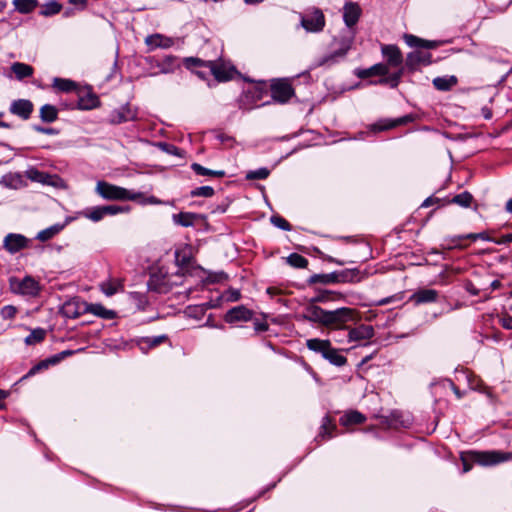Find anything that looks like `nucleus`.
I'll return each mask as SVG.
<instances>
[{
	"label": "nucleus",
	"mask_w": 512,
	"mask_h": 512,
	"mask_svg": "<svg viewBox=\"0 0 512 512\" xmlns=\"http://www.w3.org/2000/svg\"><path fill=\"white\" fill-rule=\"evenodd\" d=\"M328 426H331L332 429H336V425L333 420L329 417L328 414H325L322 418L321 425L319 427V431L317 436L314 438V441H318L321 439L322 441L330 440L334 437V434L331 430H329Z\"/></svg>",
	"instance_id": "43"
},
{
	"label": "nucleus",
	"mask_w": 512,
	"mask_h": 512,
	"mask_svg": "<svg viewBox=\"0 0 512 512\" xmlns=\"http://www.w3.org/2000/svg\"><path fill=\"white\" fill-rule=\"evenodd\" d=\"M413 422V416L410 413H403L400 410H392L388 415L382 416L381 423L391 428L409 429Z\"/></svg>",
	"instance_id": "23"
},
{
	"label": "nucleus",
	"mask_w": 512,
	"mask_h": 512,
	"mask_svg": "<svg viewBox=\"0 0 512 512\" xmlns=\"http://www.w3.org/2000/svg\"><path fill=\"white\" fill-rule=\"evenodd\" d=\"M145 45L148 51L156 49H168L174 45V39L161 33L149 34L145 37Z\"/></svg>",
	"instance_id": "28"
},
{
	"label": "nucleus",
	"mask_w": 512,
	"mask_h": 512,
	"mask_svg": "<svg viewBox=\"0 0 512 512\" xmlns=\"http://www.w3.org/2000/svg\"><path fill=\"white\" fill-rule=\"evenodd\" d=\"M440 60V57L434 59L431 52L412 50L406 54L405 68L407 69V73L412 74L420 72L422 67L438 63Z\"/></svg>",
	"instance_id": "13"
},
{
	"label": "nucleus",
	"mask_w": 512,
	"mask_h": 512,
	"mask_svg": "<svg viewBox=\"0 0 512 512\" xmlns=\"http://www.w3.org/2000/svg\"><path fill=\"white\" fill-rule=\"evenodd\" d=\"M464 240H471L472 242H475L477 240H483L494 243V241H497V238L491 237L487 231L470 232L466 234H459L453 236L449 235L444 238V241L449 243L446 245L442 244L441 248L444 250L463 249L465 248V246L463 245Z\"/></svg>",
	"instance_id": "14"
},
{
	"label": "nucleus",
	"mask_w": 512,
	"mask_h": 512,
	"mask_svg": "<svg viewBox=\"0 0 512 512\" xmlns=\"http://www.w3.org/2000/svg\"><path fill=\"white\" fill-rule=\"evenodd\" d=\"M310 287L313 289L314 295L303 298L306 303L304 311L302 313H295L293 316L297 322H310L311 307H321L319 304H329L331 302H347V294L342 291L328 289L320 284H314V286Z\"/></svg>",
	"instance_id": "4"
},
{
	"label": "nucleus",
	"mask_w": 512,
	"mask_h": 512,
	"mask_svg": "<svg viewBox=\"0 0 512 512\" xmlns=\"http://www.w3.org/2000/svg\"><path fill=\"white\" fill-rule=\"evenodd\" d=\"M345 58H343L338 52H336L334 49L329 51L328 53L316 58L309 66L308 69L298 74L297 78H302L305 85H311L313 83V79L311 76V71L319 68L324 67L325 69H329L332 66H335L341 62H343Z\"/></svg>",
	"instance_id": "11"
},
{
	"label": "nucleus",
	"mask_w": 512,
	"mask_h": 512,
	"mask_svg": "<svg viewBox=\"0 0 512 512\" xmlns=\"http://www.w3.org/2000/svg\"><path fill=\"white\" fill-rule=\"evenodd\" d=\"M31 246V239L24 234L9 232L5 235L2 242V249L11 255L19 253L21 250L28 249Z\"/></svg>",
	"instance_id": "19"
},
{
	"label": "nucleus",
	"mask_w": 512,
	"mask_h": 512,
	"mask_svg": "<svg viewBox=\"0 0 512 512\" xmlns=\"http://www.w3.org/2000/svg\"><path fill=\"white\" fill-rule=\"evenodd\" d=\"M440 298V292L434 288L418 287L409 296L407 302H412L415 306L436 303Z\"/></svg>",
	"instance_id": "22"
},
{
	"label": "nucleus",
	"mask_w": 512,
	"mask_h": 512,
	"mask_svg": "<svg viewBox=\"0 0 512 512\" xmlns=\"http://www.w3.org/2000/svg\"><path fill=\"white\" fill-rule=\"evenodd\" d=\"M191 170L198 176H207V177H225V170H213L203 166L198 162H193L190 165Z\"/></svg>",
	"instance_id": "48"
},
{
	"label": "nucleus",
	"mask_w": 512,
	"mask_h": 512,
	"mask_svg": "<svg viewBox=\"0 0 512 512\" xmlns=\"http://www.w3.org/2000/svg\"><path fill=\"white\" fill-rule=\"evenodd\" d=\"M397 127L396 118H382L370 124L369 130L377 133Z\"/></svg>",
	"instance_id": "53"
},
{
	"label": "nucleus",
	"mask_w": 512,
	"mask_h": 512,
	"mask_svg": "<svg viewBox=\"0 0 512 512\" xmlns=\"http://www.w3.org/2000/svg\"><path fill=\"white\" fill-rule=\"evenodd\" d=\"M0 185L11 190H18L28 184L21 172H8L0 178Z\"/></svg>",
	"instance_id": "32"
},
{
	"label": "nucleus",
	"mask_w": 512,
	"mask_h": 512,
	"mask_svg": "<svg viewBox=\"0 0 512 512\" xmlns=\"http://www.w3.org/2000/svg\"><path fill=\"white\" fill-rule=\"evenodd\" d=\"M366 420H367V417L364 413L360 412L357 409H348L340 417L339 423L342 426H350V425H354V424H362Z\"/></svg>",
	"instance_id": "41"
},
{
	"label": "nucleus",
	"mask_w": 512,
	"mask_h": 512,
	"mask_svg": "<svg viewBox=\"0 0 512 512\" xmlns=\"http://www.w3.org/2000/svg\"><path fill=\"white\" fill-rule=\"evenodd\" d=\"M156 67L159 68L158 72H148L146 76L155 77L159 74L173 73L177 68H180L178 57L172 54L164 55L162 59L156 61Z\"/></svg>",
	"instance_id": "27"
},
{
	"label": "nucleus",
	"mask_w": 512,
	"mask_h": 512,
	"mask_svg": "<svg viewBox=\"0 0 512 512\" xmlns=\"http://www.w3.org/2000/svg\"><path fill=\"white\" fill-rule=\"evenodd\" d=\"M78 214L94 223H98L104 219L102 205L86 207L78 212Z\"/></svg>",
	"instance_id": "50"
},
{
	"label": "nucleus",
	"mask_w": 512,
	"mask_h": 512,
	"mask_svg": "<svg viewBox=\"0 0 512 512\" xmlns=\"http://www.w3.org/2000/svg\"><path fill=\"white\" fill-rule=\"evenodd\" d=\"M58 313L67 319H76L84 314H92L103 320H113L118 317V312L105 307L101 302H87L80 296L66 299L60 306Z\"/></svg>",
	"instance_id": "2"
},
{
	"label": "nucleus",
	"mask_w": 512,
	"mask_h": 512,
	"mask_svg": "<svg viewBox=\"0 0 512 512\" xmlns=\"http://www.w3.org/2000/svg\"><path fill=\"white\" fill-rule=\"evenodd\" d=\"M308 350L320 354L321 357L329 364L335 367H343L347 364L348 359L342 352H349L350 350L358 347L359 345L352 346L348 349H341L334 347L330 339L310 338L305 343Z\"/></svg>",
	"instance_id": "6"
},
{
	"label": "nucleus",
	"mask_w": 512,
	"mask_h": 512,
	"mask_svg": "<svg viewBox=\"0 0 512 512\" xmlns=\"http://www.w3.org/2000/svg\"><path fill=\"white\" fill-rule=\"evenodd\" d=\"M182 64L187 70L194 73L195 70L202 67L209 69L210 64H212V60H204L197 56H189L182 59Z\"/></svg>",
	"instance_id": "46"
},
{
	"label": "nucleus",
	"mask_w": 512,
	"mask_h": 512,
	"mask_svg": "<svg viewBox=\"0 0 512 512\" xmlns=\"http://www.w3.org/2000/svg\"><path fill=\"white\" fill-rule=\"evenodd\" d=\"M268 94L267 81L259 79L256 86L243 88L240 95L235 99L238 108L243 112H250L253 109L261 108L258 101H261Z\"/></svg>",
	"instance_id": "8"
},
{
	"label": "nucleus",
	"mask_w": 512,
	"mask_h": 512,
	"mask_svg": "<svg viewBox=\"0 0 512 512\" xmlns=\"http://www.w3.org/2000/svg\"><path fill=\"white\" fill-rule=\"evenodd\" d=\"M47 171L38 169L36 166L30 165L24 172V177L29 179L31 182L42 184L45 181V174Z\"/></svg>",
	"instance_id": "60"
},
{
	"label": "nucleus",
	"mask_w": 512,
	"mask_h": 512,
	"mask_svg": "<svg viewBox=\"0 0 512 512\" xmlns=\"http://www.w3.org/2000/svg\"><path fill=\"white\" fill-rule=\"evenodd\" d=\"M215 195V189L210 185L198 186L190 190L188 196L191 198H211Z\"/></svg>",
	"instance_id": "61"
},
{
	"label": "nucleus",
	"mask_w": 512,
	"mask_h": 512,
	"mask_svg": "<svg viewBox=\"0 0 512 512\" xmlns=\"http://www.w3.org/2000/svg\"><path fill=\"white\" fill-rule=\"evenodd\" d=\"M220 296H223V302H237L242 298V293L240 289L230 286Z\"/></svg>",
	"instance_id": "64"
},
{
	"label": "nucleus",
	"mask_w": 512,
	"mask_h": 512,
	"mask_svg": "<svg viewBox=\"0 0 512 512\" xmlns=\"http://www.w3.org/2000/svg\"><path fill=\"white\" fill-rule=\"evenodd\" d=\"M357 34L356 31L341 29L337 35L332 36L329 46H336L334 50L346 59L349 52L355 47Z\"/></svg>",
	"instance_id": "16"
},
{
	"label": "nucleus",
	"mask_w": 512,
	"mask_h": 512,
	"mask_svg": "<svg viewBox=\"0 0 512 512\" xmlns=\"http://www.w3.org/2000/svg\"><path fill=\"white\" fill-rule=\"evenodd\" d=\"M87 348L86 347H80L78 349H65L58 353L49 355L45 359L40 360L39 362L35 363V367L37 368L38 372H42L52 366H56L60 364L63 360H65L68 357H71L75 354L84 352Z\"/></svg>",
	"instance_id": "21"
},
{
	"label": "nucleus",
	"mask_w": 512,
	"mask_h": 512,
	"mask_svg": "<svg viewBox=\"0 0 512 512\" xmlns=\"http://www.w3.org/2000/svg\"><path fill=\"white\" fill-rule=\"evenodd\" d=\"M10 73H4V76L12 79L13 77L18 81H23L26 78L32 77L34 68L27 63L15 61L10 66Z\"/></svg>",
	"instance_id": "29"
},
{
	"label": "nucleus",
	"mask_w": 512,
	"mask_h": 512,
	"mask_svg": "<svg viewBox=\"0 0 512 512\" xmlns=\"http://www.w3.org/2000/svg\"><path fill=\"white\" fill-rule=\"evenodd\" d=\"M270 223L274 227H276L282 231L290 232L293 230V226L283 216H281L278 213H274L271 215Z\"/></svg>",
	"instance_id": "62"
},
{
	"label": "nucleus",
	"mask_w": 512,
	"mask_h": 512,
	"mask_svg": "<svg viewBox=\"0 0 512 512\" xmlns=\"http://www.w3.org/2000/svg\"><path fill=\"white\" fill-rule=\"evenodd\" d=\"M310 322L312 325L329 327L337 324H345L355 321L356 311L348 306H341L335 309L323 307H311Z\"/></svg>",
	"instance_id": "5"
},
{
	"label": "nucleus",
	"mask_w": 512,
	"mask_h": 512,
	"mask_svg": "<svg viewBox=\"0 0 512 512\" xmlns=\"http://www.w3.org/2000/svg\"><path fill=\"white\" fill-rule=\"evenodd\" d=\"M138 120V108H132L130 102L122 104L120 107L113 109L107 119L110 125H120L129 121Z\"/></svg>",
	"instance_id": "18"
},
{
	"label": "nucleus",
	"mask_w": 512,
	"mask_h": 512,
	"mask_svg": "<svg viewBox=\"0 0 512 512\" xmlns=\"http://www.w3.org/2000/svg\"><path fill=\"white\" fill-rule=\"evenodd\" d=\"M60 109L50 103H45L39 108V118L44 124L54 123L59 119Z\"/></svg>",
	"instance_id": "39"
},
{
	"label": "nucleus",
	"mask_w": 512,
	"mask_h": 512,
	"mask_svg": "<svg viewBox=\"0 0 512 512\" xmlns=\"http://www.w3.org/2000/svg\"><path fill=\"white\" fill-rule=\"evenodd\" d=\"M104 218L106 216H115L122 213H128L131 211L129 205H118V204H104L102 205Z\"/></svg>",
	"instance_id": "59"
},
{
	"label": "nucleus",
	"mask_w": 512,
	"mask_h": 512,
	"mask_svg": "<svg viewBox=\"0 0 512 512\" xmlns=\"http://www.w3.org/2000/svg\"><path fill=\"white\" fill-rule=\"evenodd\" d=\"M209 73L213 76L212 80H208L207 86L215 88L219 83H226L235 79V73H238L237 67L231 62H220L212 60L209 66Z\"/></svg>",
	"instance_id": "12"
},
{
	"label": "nucleus",
	"mask_w": 512,
	"mask_h": 512,
	"mask_svg": "<svg viewBox=\"0 0 512 512\" xmlns=\"http://www.w3.org/2000/svg\"><path fill=\"white\" fill-rule=\"evenodd\" d=\"M62 232L61 226L59 224L55 223L53 225H50L42 230H40L34 237L35 240H38L40 242H46L58 234Z\"/></svg>",
	"instance_id": "51"
},
{
	"label": "nucleus",
	"mask_w": 512,
	"mask_h": 512,
	"mask_svg": "<svg viewBox=\"0 0 512 512\" xmlns=\"http://www.w3.org/2000/svg\"><path fill=\"white\" fill-rule=\"evenodd\" d=\"M171 287L166 284L165 276L161 273L153 272L149 275L147 281V291L157 294H166L170 291Z\"/></svg>",
	"instance_id": "33"
},
{
	"label": "nucleus",
	"mask_w": 512,
	"mask_h": 512,
	"mask_svg": "<svg viewBox=\"0 0 512 512\" xmlns=\"http://www.w3.org/2000/svg\"><path fill=\"white\" fill-rule=\"evenodd\" d=\"M299 27L303 28L307 33H320L326 26V17L322 9L319 7H311L304 13H299Z\"/></svg>",
	"instance_id": "10"
},
{
	"label": "nucleus",
	"mask_w": 512,
	"mask_h": 512,
	"mask_svg": "<svg viewBox=\"0 0 512 512\" xmlns=\"http://www.w3.org/2000/svg\"><path fill=\"white\" fill-rule=\"evenodd\" d=\"M102 105L99 95L95 92L79 95L76 100V107L79 111H91L100 108Z\"/></svg>",
	"instance_id": "31"
},
{
	"label": "nucleus",
	"mask_w": 512,
	"mask_h": 512,
	"mask_svg": "<svg viewBox=\"0 0 512 512\" xmlns=\"http://www.w3.org/2000/svg\"><path fill=\"white\" fill-rule=\"evenodd\" d=\"M171 219L175 226L194 228L195 221L206 220V214L192 211H180L178 213H173Z\"/></svg>",
	"instance_id": "24"
},
{
	"label": "nucleus",
	"mask_w": 512,
	"mask_h": 512,
	"mask_svg": "<svg viewBox=\"0 0 512 512\" xmlns=\"http://www.w3.org/2000/svg\"><path fill=\"white\" fill-rule=\"evenodd\" d=\"M271 174V169L265 166L259 167L257 169H251L246 171L245 179L246 180H265Z\"/></svg>",
	"instance_id": "58"
},
{
	"label": "nucleus",
	"mask_w": 512,
	"mask_h": 512,
	"mask_svg": "<svg viewBox=\"0 0 512 512\" xmlns=\"http://www.w3.org/2000/svg\"><path fill=\"white\" fill-rule=\"evenodd\" d=\"M154 145L159 150H161L162 152H164L168 155L176 156L178 158H185L187 155V152L184 149L179 148L178 146H176L170 142L159 141V142H156Z\"/></svg>",
	"instance_id": "49"
},
{
	"label": "nucleus",
	"mask_w": 512,
	"mask_h": 512,
	"mask_svg": "<svg viewBox=\"0 0 512 512\" xmlns=\"http://www.w3.org/2000/svg\"><path fill=\"white\" fill-rule=\"evenodd\" d=\"M381 54L391 66H399L403 63L402 51L396 44H382Z\"/></svg>",
	"instance_id": "30"
},
{
	"label": "nucleus",
	"mask_w": 512,
	"mask_h": 512,
	"mask_svg": "<svg viewBox=\"0 0 512 512\" xmlns=\"http://www.w3.org/2000/svg\"><path fill=\"white\" fill-rule=\"evenodd\" d=\"M374 273L375 272H372L369 267L364 269L360 267L344 268L329 273H313L304 283L291 282L290 285L297 290H305L307 286H314V284H320L326 287L336 284H357L369 278Z\"/></svg>",
	"instance_id": "1"
},
{
	"label": "nucleus",
	"mask_w": 512,
	"mask_h": 512,
	"mask_svg": "<svg viewBox=\"0 0 512 512\" xmlns=\"http://www.w3.org/2000/svg\"><path fill=\"white\" fill-rule=\"evenodd\" d=\"M52 87L57 92H62V93L77 92V93H80L79 83L76 82L73 79H70V78L54 77L53 80H52Z\"/></svg>",
	"instance_id": "36"
},
{
	"label": "nucleus",
	"mask_w": 512,
	"mask_h": 512,
	"mask_svg": "<svg viewBox=\"0 0 512 512\" xmlns=\"http://www.w3.org/2000/svg\"><path fill=\"white\" fill-rule=\"evenodd\" d=\"M340 11L345 25L343 29L356 31L358 33L357 25L363 15L361 5L356 1L346 0Z\"/></svg>",
	"instance_id": "17"
},
{
	"label": "nucleus",
	"mask_w": 512,
	"mask_h": 512,
	"mask_svg": "<svg viewBox=\"0 0 512 512\" xmlns=\"http://www.w3.org/2000/svg\"><path fill=\"white\" fill-rule=\"evenodd\" d=\"M45 181L42 185L51 186L56 189H65L67 187L66 181L58 174L46 172Z\"/></svg>",
	"instance_id": "56"
},
{
	"label": "nucleus",
	"mask_w": 512,
	"mask_h": 512,
	"mask_svg": "<svg viewBox=\"0 0 512 512\" xmlns=\"http://www.w3.org/2000/svg\"><path fill=\"white\" fill-rule=\"evenodd\" d=\"M270 91L271 99L264 101L260 106H268L271 104L286 105L295 98L296 102H306L308 99H299L296 95V88L291 84L290 78H272L270 80Z\"/></svg>",
	"instance_id": "7"
},
{
	"label": "nucleus",
	"mask_w": 512,
	"mask_h": 512,
	"mask_svg": "<svg viewBox=\"0 0 512 512\" xmlns=\"http://www.w3.org/2000/svg\"><path fill=\"white\" fill-rule=\"evenodd\" d=\"M62 8L63 6L59 0H47L43 5H41V9L38 11V14L49 18L60 13Z\"/></svg>",
	"instance_id": "47"
},
{
	"label": "nucleus",
	"mask_w": 512,
	"mask_h": 512,
	"mask_svg": "<svg viewBox=\"0 0 512 512\" xmlns=\"http://www.w3.org/2000/svg\"><path fill=\"white\" fill-rule=\"evenodd\" d=\"M128 297L135 302L138 311H146L150 306V301L145 293L139 291H129Z\"/></svg>",
	"instance_id": "52"
},
{
	"label": "nucleus",
	"mask_w": 512,
	"mask_h": 512,
	"mask_svg": "<svg viewBox=\"0 0 512 512\" xmlns=\"http://www.w3.org/2000/svg\"><path fill=\"white\" fill-rule=\"evenodd\" d=\"M198 268L206 274V276L201 279L203 285L222 284L230 279L228 273L223 270L211 271L203 268L201 265H198Z\"/></svg>",
	"instance_id": "37"
},
{
	"label": "nucleus",
	"mask_w": 512,
	"mask_h": 512,
	"mask_svg": "<svg viewBox=\"0 0 512 512\" xmlns=\"http://www.w3.org/2000/svg\"><path fill=\"white\" fill-rule=\"evenodd\" d=\"M30 333L24 338L26 346H34L45 340L47 331L43 327L28 328Z\"/></svg>",
	"instance_id": "44"
},
{
	"label": "nucleus",
	"mask_w": 512,
	"mask_h": 512,
	"mask_svg": "<svg viewBox=\"0 0 512 512\" xmlns=\"http://www.w3.org/2000/svg\"><path fill=\"white\" fill-rule=\"evenodd\" d=\"M169 339L167 334L156 336H142L131 339L137 345L143 354H147L150 349H153Z\"/></svg>",
	"instance_id": "26"
},
{
	"label": "nucleus",
	"mask_w": 512,
	"mask_h": 512,
	"mask_svg": "<svg viewBox=\"0 0 512 512\" xmlns=\"http://www.w3.org/2000/svg\"><path fill=\"white\" fill-rule=\"evenodd\" d=\"M94 191L99 197L107 201H126L128 188L118 186L106 180H98Z\"/></svg>",
	"instance_id": "15"
},
{
	"label": "nucleus",
	"mask_w": 512,
	"mask_h": 512,
	"mask_svg": "<svg viewBox=\"0 0 512 512\" xmlns=\"http://www.w3.org/2000/svg\"><path fill=\"white\" fill-rule=\"evenodd\" d=\"M460 459L462 462V473H467L472 469L474 464L482 467H493L504 462L512 461V451L501 449H469L460 452Z\"/></svg>",
	"instance_id": "3"
},
{
	"label": "nucleus",
	"mask_w": 512,
	"mask_h": 512,
	"mask_svg": "<svg viewBox=\"0 0 512 512\" xmlns=\"http://www.w3.org/2000/svg\"><path fill=\"white\" fill-rule=\"evenodd\" d=\"M401 81L397 78L396 75L389 74L388 76L381 77L379 79H371L367 80L368 85H382V86H388L391 89L398 88Z\"/></svg>",
	"instance_id": "55"
},
{
	"label": "nucleus",
	"mask_w": 512,
	"mask_h": 512,
	"mask_svg": "<svg viewBox=\"0 0 512 512\" xmlns=\"http://www.w3.org/2000/svg\"><path fill=\"white\" fill-rule=\"evenodd\" d=\"M12 4L14 6L12 12L16 11L20 14H30L40 6L39 0H12Z\"/></svg>",
	"instance_id": "45"
},
{
	"label": "nucleus",
	"mask_w": 512,
	"mask_h": 512,
	"mask_svg": "<svg viewBox=\"0 0 512 512\" xmlns=\"http://www.w3.org/2000/svg\"><path fill=\"white\" fill-rule=\"evenodd\" d=\"M99 289L106 297H112L119 292H123L124 285L121 280L108 277L106 280L100 282Z\"/></svg>",
	"instance_id": "38"
},
{
	"label": "nucleus",
	"mask_w": 512,
	"mask_h": 512,
	"mask_svg": "<svg viewBox=\"0 0 512 512\" xmlns=\"http://www.w3.org/2000/svg\"><path fill=\"white\" fill-rule=\"evenodd\" d=\"M33 111L34 104L30 99H15L9 105V112L22 120L30 119Z\"/></svg>",
	"instance_id": "25"
},
{
	"label": "nucleus",
	"mask_w": 512,
	"mask_h": 512,
	"mask_svg": "<svg viewBox=\"0 0 512 512\" xmlns=\"http://www.w3.org/2000/svg\"><path fill=\"white\" fill-rule=\"evenodd\" d=\"M375 335V330L372 325L361 324L348 331L347 341L349 343L359 340H369Z\"/></svg>",
	"instance_id": "34"
},
{
	"label": "nucleus",
	"mask_w": 512,
	"mask_h": 512,
	"mask_svg": "<svg viewBox=\"0 0 512 512\" xmlns=\"http://www.w3.org/2000/svg\"><path fill=\"white\" fill-rule=\"evenodd\" d=\"M8 281L10 291L15 295L36 298L40 296L43 290V286L39 281L30 274L24 275L22 279L16 276H10Z\"/></svg>",
	"instance_id": "9"
},
{
	"label": "nucleus",
	"mask_w": 512,
	"mask_h": 512,
	"mask_svg": "<svg viewBox=\"0 0 512 512\" xmlns=\"http://www.w3.org/2000/svg\"><path fill=\"white\" fill-rule=\"evenodd\" d=\"M183 313L187 318L201 320L205 316L206 310L202 306V303L190 304L185 307Z\"/></svg>",
	"instance_id": "57"
},
{
	"label": "nucleus",
	"mask_w": 512,
	"mask_h": 512,
	"mask_svg": "<svg viewBox=\"0 0 512 512\" xmlns=\"http://www.w3.org/2000/svg\"><path fill=\"white\" fill-rule=\"evenodd\" d=\"M432 84L437 91L449 92L458 84V78L455 75L437 76L432 80Z\"/></svg>",
	"instance_id": "40"
},
{
	"label": "nucleus",
	"mask_w": 512,
	"mask_h": 512,
	"mask_svg": "<svg viewBox=\"0 0 512 512\" xmlns=\"http://www.w3.org/2000/svg\"><path fill=\"white\" fill-rule=\"evenodd\" d=\"M255 312L245 304H238L229 308L223 315L225 323L235 325L238 322H250L253 320Z\"/></svg>",
	"instance_id": "20"
},
{
	"label": "nucleus",
	"mask_w": 512,
	"mask_h": 512,
	"mask_svg": "<svg viewBox=\"0 0 512 512\" xmlns=\"http://www.w3.org/2000/svg\"><path fill=\"white\" fill-rule=\"evenodd\" d=\"M473 200L472 193L465 190L456 194L453 198H449V196L444 197V205L456 204L462 208H470Z\"/></svg>",
	"instance_id": "42"
},
{
	"label": "nucleus",
	"mask_w": 512,
	"mask_h": 512,
	"mask_svg": "<svg viewBox=\"0 0 512 512\" xmlns=\"http://www.w3.org/2000/svg\"><path fill=\"white\" fill-rule=\"evenodd\" d=\"M403 40H404L405 44L408 47L412 48L413 50L422 51L424 38L414 35V34H411V33H404Z\"/></svg>",
	"instance_id": "63"
},
{
	"label": "nucleus",
	"mask_w": 512,
	"mask_h": 512,
	"mask_svg": "<svg viewBox=\"0 0 512 512\" xmlns=\"http://www.w3.org/2000/svg\"><path fill=\"white\" fill-rule=\"evenodd\" d=\"M388 74V67L383 62H378L370 67H356L353 70V75L356 76L359 79H365L368 76L372 75H387Z\"/></svg>",
	"instance_id": "35"
},
{
	"label": "nucleus",
	"mask_w": 512,
	"mask_h": 512,
	"mask_svg": "<svg viewBox=\"0 0 512 512\" xmlns=\"http://www.w3.org/2000/svg\"><path fill=\"white\" fill-rule=\"evenodd\" d=\"M285 262L295 269H306L309 265L308 259L298 252L290 253L285 258Z\"/></svg>",
	"instance_id": "54"
}]
</instances>
